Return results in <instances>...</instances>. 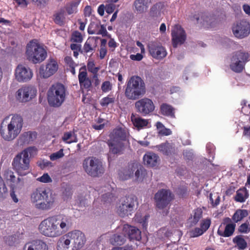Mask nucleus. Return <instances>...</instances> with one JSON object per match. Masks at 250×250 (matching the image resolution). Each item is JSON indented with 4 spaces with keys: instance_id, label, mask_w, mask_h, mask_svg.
<instances>
[{
    "instance_id": "1",
    "label": "nucleus",
    "mask_w": 250,
    "mask_h": 250,
    "mask_svg": "<svg viewBox=\"0 0 250 250\" xmlns=\"http://www.w3.org/2000/svg\"><path fill=\"white\" fill-rule=\"evenodd\" d=\"M71 218L63 215H57L47 217L39 225V230L42 235L50 238L59 237L70 229Z\"/></svg>"
},
{
    "instance_id": "2",
    "label": "nucleus",
    "mask_w": 250,
    "mask_h": 250,
    "mask_svg": "<svg viewBox=\"0 0 250 250\" xmlns=\"http://www.w3.org/2000/svg\"><path fill=\"white\" fill-rule=\"evenodd\" d=\"M8 118L9 117H5L0 124V135L5 141H11L21 133L23 120L21 115L15 114L12 115L10 122L5 124Z\"/></svg>"
},
{
    "instance_id": "3",
    "label": "nucleus",
    "mask_w": 250,
    "mask_h": 250,
    "mask_svg": "<svg viewBox=\"0 0 250 250\" xmlns=\"http://www.w3.org/2000/svg\"><path fill=\"white\" fill-rule=\"evenodd\" d=\"M30 200L36 208L48 210L53 207L55 198L49 189L40 187L33 191L30 195Z\"/></svg>"
},
{
    "instance_id": "4",
    "label": "nucleus",
    "mask_w": 250,
    "mask_h": 250,
    "mask_svg": "<svg viewBox=\"0 0 250 250\" xmlns=\"http://www.w3.org/2000/svg\"><path fill=\"white\" fill-rule=\"evenodd\" d=\"M146 91V84L140 77L132 76L126 82L125 95L127 99L136 100L142 97Z\"/></svg>"
},
{
    "instance_id": "5",
    "label": "nucleus",
    "mask_w": 250,
    "mask_h": 250,
    "mask_svg": "<svg viewBox=\"0 0 250 250\" xmlns=\"http://www.w3.org/2000/svg\"><path fill=\"white\" fill-rule=\"evenodd\" d=\"M66 97V89L60 83L52 85L47 92V100L49 105L59 107L64 102Z\"/></svg>"
},
{
    "instance_id": "6",
    "label": "nucleus",
    "mask_w": 250,
    "mask_h": 250,
    "mask_svg": "<svg viewBox=\"0 0 250 250\" xmlns=\"http://www.w3.org/2000/svg\"><path fill=\"white\" fill-rule=\"evenodd\" d=\"M83 167L87 175L92 177H98L104 172L102 162L93 156L88 157L83 160Z\"/></svg>"
},
{
    "instance_id": "7",
    "label": "nucleus",
    "mask_w": 250,
    "mask_h": 250,
    "mask_svg": "<svg viewBox=\"0 0 250 250\" xmlns=\"http://www.w3.org/2000/svg\"><path fill=\"white\" fill-rule=\"evenodd\" d=\"M26 54L27 59L34 63L43 62L47 57V52L44 48L34 41L27 44Z\"/></svg>"
},
{
    "instance_id": "8",
    "label": "nucleus",
    "mask_w": 250,
    "mask_h": 250,
    "mask_svg": "<svg viewBox=\"0 0 250 250\" xmlns=\"http://www.w3.org/2000/svg\"><path fill=\"white\" fill-rule=\"evenodd\" d=\"M23 155L19 153L13 160L12 166L16 172L21 176H24L28 173L29 168L30 158L26 153Z\"/></svg>"
},
{
    "instance_id": "9",
    "label": "nucleus",
    "mask_w": 250,
    "mask_h": 250,
    "mask_svg": "<svg viewBox=\"0 0 250 250\" xmlns=\"http://www.w3.org/2000/svg\"><path fill=\"white\" fill-rule=\"evenodd\" d=\"M250 55L248 52L238 51L235 52L231 59L230 69L236 73L241 72L246 63L249 61Z\"/></svg>"
},
{
    "instance_id": "10",
    "label": "nucleus",
    "mask_w": 250,
    "mask_h": 250,
    "mask_svg": "<svg viewBox=\"0 0 250 250\" xmlns=\"http://www.w3.org/2000/svg\"><path fill=\"white\" fill-rule=\"evenodd\" d=\"M136 201L137 198L133 195L126 196L118 208L119 215L122 217L131 215L134 212Z\"/></svg>"
},
{
    "instance_id": "11",
    "label": "nucleus",
    "mask_w": 250,
    "mask_h": 250,
    "mask_svg": "<svg viewBox=\"0 0 250 250\" xmlns=\"http://www.w3.org/2000/svg\"><path fill=\"white\" fill-rule=\"evenodd\" d=\"M135 171V175L137 179H143L146 173V170L141 166H138L137 164L129 165L127 169H124L122 173H120V178L122 180H125L132 177Z\"/></svg>"
},
{
    "instance_id": "12",
    "label": "nucleus",
    "mask_w": 250,
    "mask_h": 250,
    "mask_svg": "<svg viewBox=\"0 0 250 250\" xmlns=\"http://www.w3.org/2000/svg\"><path fill=\"white\" fill-rule=\"evenodd\" d=\"M59 65L57 61L50 58L45 64H42L39 68V74L41 78L46 79L53 75L58 70Z\"/></svg>"
},
{
    "instance_id": "13",
    "label": "nucleus",
    "mask_w": 250,
    "mask_h": 250,
    "mask_svg": "<svg viewBox=\"0 0 250 250\" xmlns=\"http://www.w3.org/2000/svg\"><path fill=\"white\" fill-rule=\"evenodd\" d=\"M135 107L136 111L144 116L149 115L155 109L153 101L147 98L141 99L136 102Z\"/></svg>"
},
{
    "instance_id": "14",
    "label": "nucleus",
    "mask_w": 250,
    "mask_h": 250,
    "mask_svg": "<svg viewBox=\"0 0 250 250\" xmlns=\"http://www.w3.org/2000/svg\"><path fill=\"white\" fill-rule=\"evenodd\" d=\"M172 199L170 191L165 189L158 190L154 196L156 207L159 209H163L167 207Z\"/></svg>"
},
{
    "instance_id": "15",
    "label": "nucleus",
    "mask_w": 250,
    "mask_h": 250,
    "mask_svg": "<svg viewBox=\"0 0 250 250\" xmlns=\"http://www.w3.org/2000/svg\"><path fill=\"white\" fill-rule=\"evenodd\" d=\"M236 224L233 223L231 218L226 217L217 230V234L222 237H229L232 236L235 231Z\"/></svg>"
},
{
    "instance_id": "16",
    "label": "nucleus",
    "mask_w": 250,
    "mask_h": 250,
    "mask_svg": "<svg viewBox=\"0 0 250 250\" xmlns=\"http://www.w3.org/2000/svg\"><path fill=\"white\" fill-rule=\"evenodd\" d=\"M37 90L32 86H23L16 92V98L21 102H27L36 96Z\"/></svg>"
},
{
    "instance_id": "17",
    "label": "nucleus",
    "mask_w": 250,
    "mask_h": 250,
    "mask_svg": "<svg viewBox=\"0 0 250 250\" xmlns=\"http://www.w3.org/2000/svg\"><path fill=\"white\" fill-rule=\"evenodd\" d=\"M192 21L195 20L197 23L206 26L207 28L213 27L216 22L215 16L205 12H198L191 18Z\"/></svg>"
},
{
    "instance_id": "18",
    "label": "nucleus",
    "mask_w": 250,
    "mask_h": 250,
    "mask_svg": "<svg viewBox=\"0 0 250 250\" xmlns=\"http://www.w3.org/2000/svg\"><path fill=\"white\" fill-rule=\"evenodd\" d=\"M73 250H79L84 246L86 239L84 234L80 230L69 232Z\"/></svg>"
},
{
    "instance_id": "19",
    "label": "nucleus",
    "mask_w": 250,
    "mask_h": 250,
    "mask_svg": "<svg viewBox=\"0 0 250 250\" xmlns=\"http://www.w3.org/2000/svg\"><path fill=\"white\" fill-rule=\"evenodd\" d=\"M171 36L172 45L175 48L177 47L178 44L184 43L187 37L185 31L179 24H176L174 26L171 32Z\"/></svg>"
},
{
    "instance_id": "20",
    "label": "nucleus",
    "mask_w": 250,
    "mask_h": 250,
    "mask_svg": "<svg viewBox=\"0 0 250 250\" xmlns=\"http://www.w3.org/2000/svg\"><path fill=\"white\" fill-rule=\"evenodd\" d=\"M234 35L240 39L247 37L250 33V24L246 21H241L232 28Z\"/></svg>"
},
{
    "instance_id": "21",
    "label": "nucleus",
    "mask_w": 250,
    "mask_h": 250,
    "mask_svg": "<svg viewBox=\"0 0 250 250\" xmlns=\"http://www.w3.org/2000/svg\"><path fill=\"white\" fill-rule=\"evenodd\" d=\"M15 76L19 82H26L32 78L33 72L29 68L19 64L15 69Z\"/></svg>"
},
{
    "instance_id": "22",
    "label": "nucleus",
    "mask_w": 250,
    "mask_h": 250,
    "mask_svg": "<svg viewBox=\"0 0 250 250\" xmlns=\"http://www.w3.org/2000/svg\"><path fill=\"white\" fill-rule=\"evenodd\" d=\"M148 48L150 54L154 58L161 60L167 55L165 48L158 44L156 42L149 43L148 44Z\"/></svg>"
},
{
    "instance_id": "23",
    "label": "nucleus",
    "mask_w": 250,
    "mask_h": 250,
    "mask_svg": "<svg viewBox=\"0 0 250 250\" xmlns=\"http://www.w3.org/2000/svg\"><path fill=\"white\" fill-rule=\"evenodd\" d=\"M123 231L125 235H127L130 240L139 241L141 239V232L135 227L125 224L124 226Z\"/></svg>"
},
{
    "instance_id": "24",
    "label": "nucleus",
    "mask_w": 250,
    "mask_h": 250,
    "mask_svg": "<svg viewBox=\"0 0 250 250\" xmlns=\"http://www.w3.org/2000/svg\"><path fill=\"white\" fill-rule=\"evenodd\" d=\"M78 79L81 89H89L91 87V81L87 77V73L85 66L80 68Z\"/></svg>"
},
{
    "instance_id": "25",
    "label": "nucleus",
    "mask_w": 250,
    "mask_h": 250,
    "mask_svg": "<svg viewBox=\"0 0 250 250\" xmlns=\"http://www.w3.org/2000/svg\"><path fill=\"white\" fill-rule=\"evenodd\" d=\"M107 143L110 153L117 155H121L123 153L125 148V143L109 140Z\"/></svg>"
},
{
    "instance_id": "26",
    "label": "nucleus",
    "mask_w": 250,
    "mask_h": 250,
    "mask_svg": "<svg viewBox=\"0 0 250 250\" xmlns=\"http://www.w3.org/2000/svg\"><path fill=\"white\" fill-rule=\"evenodd\" d=\"M23 250H48V246L42 240H36L25 244Z\"/></svg>"
},
{
    "instance_id": "27",
    "label": "nucleus",
    "mask_w": 250,
    "mask_h": 250,
    "mask_svg": "<svg viewBox=\"0 0 250 250\" xmlns=\"http://www.w3.org/2000/svg\"><path fill=\"white\" fill-rule=\"evenodd\" d=\"M69 233L61 237L57 242V250H73Z\"/></svg>"
},
{
    "instance_id": "28",
    "label": "nucleus",
    "mask_w": 250,
    "mask_h": 250,
    "mask_svg": "<svg viewBox=\"0 0 250 250\" xmlns=\"http://www.w3.org/2000/svg\"><path fill=\"white\" fill-rule=\"evenodd\" d=\"M158 150L164 155L172 156L176 154V148L174 145L167 142L157 146Z\"/></svg>"
},
{
    "instance_id": "29",
    "label": "nucleus",
    "mask_w": 250,
    "mask_h": 250,
    "mask_svg": "<svg viewBox=\"0 0 250 250\" xmlns=\"http://www.w3.org/2000/svg\"><path fill=\"white\" fill-rule=\"evenodd\" d=\"M125 130L121 127L114 129L110 135V140L125 143L126 141Z\"/></svg>"
},
{
    "instance_id": "30",
    "label": "nucleus",
    "mask_w": 250,
    "mask_h": 250,
    "mask_svg": "<svg viewBox=\"0 0 250 250\" xmlns=\"http://www.w3.org/2000/svg\"><path fill=\"white\" fill-rule=\"evenodd\" d=\"M159 157L156 154L149 152L143 157L145 165L148 167H154L158 164Z\"/></svg>"
},
{
    "instance_id": "31",
    "label": "nucleus",
    "mask_w": 250,
    "mask_h": 250,
    "mask_svg": "<svg viewBox=\"0 0 250 250\" xmlns=\"http://www.w3.org/2000/svg\"><path fill=\"white\" fill-rule=\"evenodd\" d=\"M249 193L245 187L240 188L236 191V195L234 197V200L239 203H244L249 198Z\"/></svg>"
},
{
    "instance_id": "32",
    "label": "nucleus",
    "mask_w": 250,
    "mask_h": 250,
    "mask_svg": "<svg viewBox=\"0 0 250 250\" xmlns=\"http://www.w3.org/2000/svg\"><path fill=\"white\" fill-rule=\"evenodd\" d=\"M37 136L36 132L28 131L24 132L19 138V141L21 145L28 144L33 141Z\"/></svg>"
},
{
    "instance_id": "33",
    "label": "nucleus",
    "mask_w": 250,
    "mask_h": 250,
    "mask_svg": "<svg viewBox=\"0 0 250 250\" xmlns=\"http://www.w3.org/2000/svg\"><path fill=\"white\" fill-rule=\"evenodd\" d=\"M151 0H135L133 5L136 10L139 13H143L148 8Z\"/></svg>"
},
{
    "instance_id": "34",
    "label": "nucleus",
    "mask_w": 250,
    "mask_h": 250,
    "mask_svg": "<svg viewBox=\"0 0 250 250\" xmlns=\"http://www.w3.org/2000/svg\"><path fill=\"white\" fill-rule=\"evenodd\" d=\"M203 217V210L201 208L194 209L189 218V221L191 225H196Z\"/></svg>"
},
{
    "instance_id": "35",
    "label": "nucleus",
    "mask_w": 250,
    "mask_h": 250,
    "mask_svg": "<svg viewBox=\"0 0 250 250\" xmlns=\"http://www.w3.org/2000/svg\"><path fill=\"white\" fill-rule=\"evenodd\" d=\"M160 111L162 115L171 118L175 117L174 108L167 104H163L160 106Z\"/></svg>"
},
{
    "instance_id": "36",
    "label": "nucleus",
    "mask_w": 250,
    "mask_h": 250,
    "mask_svg": "<svg viewBox=\"0 0 250 250\" xmlns=\"http://www.w3.org/2000/svg\"><path fill=\"white\" fill-rule=\"evenodd\" d=\"M131 120L134 125L138 129H141L147 126L148 124L147 120L141 117H136L133 114L131 115Z\"/></svg>"
},
{
    "instance_id": "37",
    "label": "nucleus",
    "mask_w": 250,
    "mask_h": 250,
    "mask_svg": "<svg viewBox=\"0 0 250 250\" xmlns=\"http://www.w3.org/2000/svg\"><path fill=\"white\" fill-rule=\"evenodd\" d=\"M110 243L112 245L115 246H121L123 245L125 241V234H115L110 239Z\"/></svg>"
},
{
    "instance_id": "38",
    "label": "nucleus",
    "mask_w": 250,
    "mask_h": 250,
    "mask_svg": "<svg viewBox=\"0 0 250 250\" xmlns=\"http://www.w3.org/2000/svg\"><path fill=\"white\" fill-rule=\"evenodd\" d=\"M248 214L247 210L238 209L235 211L231 219L236 224L247 217Z\"/></svg>"
},
{
    "instance_id": "39",
    "label": "nucleus",
    "mask_w": 250,
    "mask_h": 250,
    "mask_svg": "<svg viewBox=\"0 0 250 250\" xmlns=\"http://www.w3.org/2000/svg\"><path fill=\"white\" fill-rule=\"evenodd\" d=\"M81 0H75L66 4L65 9L68 15L76 12L77 8Z\"/></svg>"
},
{
    "instance_id": "40",
    "label": "nucleus",
    "mask_w": 250,
    "mask_h": 250,
    "mask_svg": "<svg viewBox=\"0 0 250 250\" xmlns=\"http://www.w3.org/2000/svg\"><path fill=\"white\" fill-rule=\"evenodd\" d=\"M233 242L236 244L239 250H244L247 247V242L241 235H237L233 238Z\"/></svg>"
},
{
    "instance_id": "41",
    "label": "nucleus",
    "mask_w": 250,
    "mask_h": 250,
    "mask_svg": "<svg viewBox=\"0 0 250 250\" xmlns=\"http://www.w3.org/2000/svg\"><path fill=\"white\" fill-rule=\"evenodd\" d=\"M62 139L64 142L68 144L76 143L78 141L76 134L72 131L64 133Z\"/></svg>"
},
{
    "instance_id": "42",
    "label": "nucleus",
    "mask_w": 250,
    "mask_h": 250,
    "mask_svg": "<svg viewBox=\"0 0 250 250\" xmlns=\"http://www.w3.org/2000/svg\"><path fill=\"white\" fill-rule=\"evenodd\" d=\"M94 41L93 40L88 39L83 45V50L81 53L84 52L85 54L91 53V55L95 50L96 45H92Z\"/></svg>"
},
{
    "instance_id": "43",
    "label": "nucleus",
    "mask_w": 250,
    "mask_h": 250,
    "mask_svg": "<svg viewBox=\"0 0 250 250\" xmlns=\"http://www.w3.org/2000/svg\"><path fill=\"white\" fill-rule=\"evenodd\" d=\"M3 177L4 179L11 183L14 184L17 181L20 182V178H18L17 179L14 175V172L10 169H6L4 171L3 173Z\"/></svg>"
},
{
    "instance_id": "44",
    "label": "nucleus",
    "mask_w": 250,
    "mask_h": 250,
    "mask_svg": "<svg viewBox=\"0 0 250 250\" xmlns=\"http://www.w3.org/2000/svg\"><path fill=\"white\" fill-rule=\"evenodd\" d=\"M54 21L56 24L59 25L63 24L65 19L64 10L61 9L54 15Z\"/></svg>"
},
{
    "instance_id": "45",
    "label": "nucleus",
    "mask_w": 250,
    "mask_h": 250,
    "mask_svg": "<svg viewBox=\"0 0 250 250\" xmlns=\"http://www.w3.org/2000/svg\"><path fill=\"white\" fill-rule=\"evenodd\" d=\"M107 40L105 39H103L101 40L100 52V58L102 60L104 59L107 54L106 49Z\"/></svg>"
},
{
    "instance_id": "46",
    "label": "nucleus",
    "mask_w": 250,
    "mask_h": 250,
    "mask_svg": "<svg viewBox=\"0 0 250 250\" xmlns=\"http://www.w3.org/2000/svg\"><path fill=\"white\" fill-rule=\"evenodd\" d=\"M115 101V97L112 95H108L104 97L100 101V104L103 107H107L109 104L114 103Z\"/></svg>"
},
{
    "instance_id": "47",
    "label": "nucleus",
    "mask_w": 250,
    "mask_h": 250,
    "mask_svg": "<svg viewBox=\"0 0 250 250\" xmlns=\"http://www.w3.org/2000/svg\"><path fill=\"white\" fill-rule=\"evenodd\" d=\"M8 194V190L3 179L0 176V200L6 197Z\"/></svg>"
},
{
    "instance_id": "48",
    "label": "nucleus",
    "mask_w": 250,
    "mask_h": 250,
    "mask_svg": "<svg viewBox=\"0 0 250 250\" xmlns=\"http://www.w3.org/2000/svg\"><path fill=\"white\" fill-rule=\"evenodd\" d=\"M87 70L89 72L92 73L93 75L98 74L100 68L95 67L93 61H88L87 64Z\"/></svg>"
},
{
    "instance_id": "49",
    "label": "nucleus",
    "mask_w": 250,
    "mask_h": 250,
    "mask_svg": "<svg viewBox=\"0 0 250 250\" xmlns=\"http://www.w3.org/2000/svg\"><path fill=\"white\" fill-rule=\"evenodd\" d=\"M211 224V220L209 218H207L203 220L200 224V228L205 232H206L209 228Z\"/></svg>"
},
{
    "instance_id": "50",
    "label": "nucleus",
    "mask_w": 250,
    "mask_h": 250,
    "mask_svg": "<svg viewBox=\"0 0 250 250\" xmlns=\"http://www.w3.org/2000/svg\"><path fill=\"white\" fill-rule=\"evenodd\" d=\"M112 85L109 81L104 82L101 85V89L104 93L109 92L112 89Z\"/></svg>"
},
{
    "instance_id": "51",
    "label": "nucleus",
    "mask_w": 250,
    "mask_h": 250,
    "mask_svg": "<svg viewBox=\"0 0 250 250\" xmlns=\"http://www.w3.org/2000/svg\"><path fill=\"white\" fill-rule=\"evenodd\" d=\"M72 40L73 42L80 43L83 41V37L81 33L76 31L72 35Z\"/></svg>"
},
{
    "instance_id": "52",
    "label": "nucleus",
    "mask_w": 250,
    "mask_h": 250,
    "mask_svg": "<svg viewBox=\"0 0 250 250\" xmlns=\"http://www.w3.org/2000/svg\"><path fill=\"white\" fill-rule=\"evenodd\" d=\"M204 233V231L201 228H195L190 231V235L191 237H197L202 235Z\"/></svg>"
},
{
    "instance_id": "53",
    "label": "nucleus",
    "mask_w": 250,
    "mask_h": 250,
    "mask_svg": "<svg viewBox=\"0 0 250 250\" xmlns=\"http://www.w3.org/2000/svg\"><path fill=\"white\" fill-rule=\"evenodd\" d=\"M249 222L247 221L246 222L242 224L238 229V231L241 233H247L250 231V228L249 227Z\"/></svg>"
},
{
    "instance_id": "54",
    "label": "nucleus",
    "mask_w": 250,
    "mask_h": 250,
    "mask_svg": "<svg viewBox=\"0 0 250 250\" xmlns=\"http://www.w3.org/2000/svg\"><path fill=\"white\" fill-rule=\"evenodd\" d=\"M63 155H64V154L63 153V149H61L58 151L52 154L50 156V159L52 161H55L59 158L62 157L63 156Z\"/></svg>"
},
{
    "instance_id": "55",
    "label": "nucleus",
    "mask_w": 250,
    "mask_h": 250,
    "mask_svg": "<svg viewBox=\"0 0 250 250\" xmlns=\"http://www.w3.org/2000/svg\"><path fill=\"white\" fill-rule=\"evenodd\" d=\"M72 188L69 186H66V187L64 188L62 191V195L63 198L65 199H67L69 198L72 195Z\"/></svg>"
},
{
    "instance_id": "56",
    "label": "nucleus",
    "mask_w": 250,
    "mask_h": 250,
    "mask_svg": "<svg viewBox=\"0 0 250 250\" xmlns=\"http://www.w3.org/2000/svg\"><path fill=\"white\" fill-rule=\"evenodd\" d=\"M37 180L44 183H47L52 182L51 178L47 173L43 174L41 177L37 178Z\"/></svg>"
},
{
    "instance_id": "57",
    "label": "nucleus",
    "mask_w": 250,
    "mask_h": 250,
    "mask_svg": "<svg viewBox=\"0 0 250 250\" xmlns=\"http://www.w3.org/2000/svg\"><path fill=\"white\" fill-rule=\"evenodd\" d=\"M37 149L35 147H29L24 149L22 151H21V153L23 155H24L25 154L24 152L26 153L28 155V158H29V155L30 156H31L32 155L36 154L37 152Z\"/></svg>"
},
{
    "instance_id": "58",
    "label": "nucleus",
    "mask_w": 250,
    "mask_h": 250,
    "mask_svg": "<svg viewBox=\"0 0 250 250\" xmlns=\"http://www.w3.org/2000/svg\"><path fill=\"white\" fill-rule=\"evenodd\" d=\"M64 61L65 63L68 65L69 67H76L78 65L70 56L65 57L64 59Z\"/></svg>"
},
{
    "instance_id": "59",
    "label": "nucleus",
    "mask_w": 250,
    "mask_h": 250,
    "mask_svg": "<svg viewBox=\"0 0 250 250\" xmlns=\"http://www.w3.org/2000/svg\"><path fill=\"white\" fill-rule=\"evenodd\" d=\"M150 16L152 17H157L160 15V12L158 10L156 5H153L150 9L149 12Z\"/></svg>"
},
{
    "instance_id": "60",
    "label": "nucleus",
    "mask_w": 250,
    "mask_h": 250,
    "mask_svg": "<svg viewBox=\"0 0 250 250\" xmlns=\"http://www.w3.org/2000/svg\"><path fill=\"white\" fill-rule=\"evenodd\" d=\"M105 7L106 12L108 14H110L114 11L116 8V5L113 3H108L105 5Z\"/></svg>"
},
{
    "instance_id": "61",
    "label": "nucleus",
    "mask_w": 250,
    "mask_h": 250,
    "mask_svg": "<svg viewBox=\"0 0 250 250\" xmlns=\"http://www.w3.org/2000/svg\"><path fill=\"white\" fill-rule=\"evenodd\" d=\"M170 129L166 128L165 126L159 130V134L163 136H168L171 134Z\"/></svg>"
},
{
    "instance_id": "62",
    "label": "nucleus",
    "mask_w": 250,
    "mask_h": 250,
    "mask_svg": "<svg viewBox=\"0 0 250 250\" xmlns=\"http://www.w3.org/2000/svg\"><path fill=\"white\" fill-rule=\"evenodd\" d=\"M16 240V238L14 236H9L5 238V241L6 244L9 246H13Z\"/></svg>"
},
{
    "instance_id": "63",
    "label": "nucleus",
    "mask_w": 250,
    "mask_h": 250,
    "mask_svg": "<svg viewBox=\"0 0 250 250\" xmlns=\"http://www.w3.org/2000/svg\"><path fill=\"white\" fill-rule=\"evenodd\" d=\"M111 250H133V248L132 246L127 245L124 247H114L111 249Z\"/></svg>"
},
{
    "instance_id": "64",
    "label": "nucleus",
    "mask_w": 250,
    "mask_h": 250,
    "mask_svg": "<svg viewBox=\"0 0 250 250\" xmlns=\"http://www.w3.org/2000/svg\"><path fill=\"white\" fill-rule=\"evenodd\" d=\"M96 34L98 35H102L103 37H104L106 36L107 32L105 27L103 25H101L100 29Z\"/></svg>"
}]
</instances>
